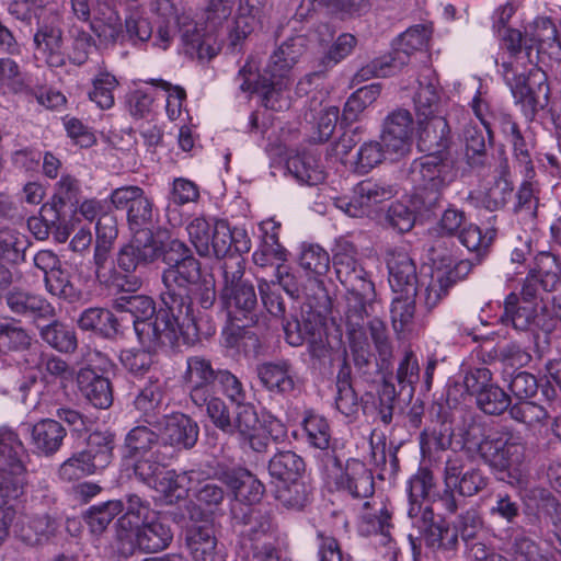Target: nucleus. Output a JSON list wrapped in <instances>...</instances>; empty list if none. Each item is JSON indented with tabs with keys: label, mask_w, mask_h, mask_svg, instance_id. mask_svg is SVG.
Here are the masks:
<instances>
[{
	"label": "nucleus",
	"mask_w": 561,
	"mask_h": 561,
	"mask_svg": "<svg viewBox=\"0 0 561 561\" xmlns=\"http://www.w3.org/2000/svg\"><path fill=\"white\" fill-rule=\"evenodd\" d=\"M181 319L190 320L197 333L210 335L214 333V328L209 324V318L207 317V328L203 332L204 318L201 311L182 312L176 314L169 309L168 306H163L156 310V316L150 317V320L140 322L134 331L140 346L158 351L160 347H174L178 345L180 333L182 332Z\"/></svg>",
	"instance_id": "8"
},
{
	"label": "nucleus",
	"mask_w": 561,
	"mask_h": 561,
	"mask_svg": "<svg viewBox=\"0 0 561 561\" xmlns=\"http://www.w3.org/2000/svg\"><path fill=\"white\" fill-rule=\"evenodd\" d=\"M444 489L437 497L449 514L457 513L460 501L458 496L471 497L484 492L490 484V477L479 466H467L459 456H449L443 471Z\"/></svg>",
	"instance_id": "9"
},
{
	"label": "nucleus",
	"mask_w": 561,
	"mask_h": 561,
	"mask_svg": "<svg viewBox=\"0 0 561 561\" xmlns=\"http://www.w3.org/2000/svg\"><path fill=\"white\" fill-rule=\"evenodd\" d=\"M357 45V38L350 34H341L332 44L328 53L319 60L317 69L307 76L310 80L313 77L323 76L329 69L336 66L342 59L348 56Z\"/></svg>",
	"instance_id": "57"
},
{
	"label": "nucleus",
	"mask_w": 561,
	"mask_h": 561,
	"mask_svg": "<svg viewBox=\"0 0 561 561\" xmlns=\"http://www.w3.org/2000/svg\"><path fill=\"white\" fill-rule=\"evenodd\" d=\"M80 202L79 181L71 175L61 176L55 193L41 208L39 215L46 228L59 229L77 211Z\"/></svg>",
	"instance_id": "19"
},
{
	"label": "nucleus",
	"mask_w": 561,
	"mask_h": 561,
	"mask_svg": "<svg viewBox=\"0 0 561 561\" xmlns=\"http://www.w3.org/2000/svg\"><path fill=\"white\" fill-rule=\"evenodd\" d=\"M184 542L193 561H227L211 520L187 525L184 530Z\"/></svg>",
	"instance_id": "21"
},
{
	"label": "nucleus",
	"mask_w": 561,
	"mask_h": 561,
	"mask_svg": "<svg viewBox=\"0 0 561 561\" xmlns=\"http://www.w3.org/2000/svg\"><path fill=\"white\" fill-rule=\"evenodd\" d=\"M482 352L488 357V359L484 358L485 362H499L510 367H523L531 360L529 352L516 342L497 344L491 351L486 352L483 350Z\"/></svg>",
	"instance_id": "59"
},
{
	"label": "nucleus",
	"mask_w": 561,
	"mask_h": 561,
	"mask_svg": "<svg viewBox=\"0 0 561 561\" xmlns=\"http://www.w3.org/2000/svg\"><path fill=\"white\" fill-rule=\"evenodd\" d=\"M353 193L356 194L360 203L359 208H363L366 216L371 211L374 206L390 199L394 191L389 184L368 179L357 183Z\"/></svg>",
	"instance_id": "54"
},
{
	"label": "nucleus",
	"mask_w": 561,
	"mask_h": 561,
	"mask_svg": "<svg viewBox=\"0 0 561 561\" xmlns=\"http://www.w3.org/2000/svg\"><path fill=\"white\" fill-rule=\"evenodd\" d=\"M413 118L408 110L398 108L391 112L383 122L381 141L389 153L398 157L411 150Z\"/></svg>",
	"instance_id": "29"
},
{
	"label": "nucleus",
	"mask_w": 561,
	"mask_h": 561,
	"mask_svg": "<svg viewBox=\"0 0 561 561\" xmlns=\"http://www.w3.org/2000/svg\"><path fill=\"white\" fill-rule=\"evenodd\" d=\"M67 431L56 419H42L31 427V445L37 455L51 457L64 445Z\"/></svg>",
	"instance_id": "36"
},
{
	"label": "nucleus",
	"mask_w": 561,
	"mask_h": 561,
	"mask_svg": "<svg viewBox=\"0 0 561 561\" xmlns=\"http://www.w3.org/2000/svg\"><path fill=\"white\" fill-rule=\"evenodd\" d=\"M219 369H215L204 356H190L183 380L190 390V398L196 407H204L205 400L214 393Z\"/></svg>",
	"instance_id": "27"
},
{
	"label": "nucleus",
	"mask_w": 561,
	"mask_h": 561,
	"mask_svg": "<svg viewBox=\"0 0 561 561\" xmlns=\"http://www.w3.org/2000/svg\"><path fill=\"white\" fill-rule=\"evenodd\" d=\"M302 428L311 446L321 450L329 448L331 428L324 416L308 412L302 421Z\"/></svg>",
	"instance_id": "62"
},
{
	"label": "nucleus",
	"mask_w": 561,
	"mask_h": 561,
	"mask_svg": "<svg viewBox=\"0 0 561 561\" xmlns=\"http://www.w3.org/2000/svg\"><path fill=\"white\" fill-rule=\"evenodd\" d=\"M242 447H248L254 453H266L271 444V432L260 422L255 408L251 414L244 416L241 426L236 433Z\"/></svg>",
	"instance_id": "45"
},
{
	"label": "nucleus",
	"mask_w": 561,
	"mask_h": 561,
	"mask_svg": "<svg viewBox=\"0 0 561 561\" xmlns=\"http://www.w3.org/2000/svg\"><path fill=\"white\" fill-rule=\"evenodd\" d=\"M508 83L516 101L533 113L548 105L550 88L542 70L533 69L528 75L514 76Z\"/></svg>",
	"instance_id": "26"
},
{
	"label": "nucleus",
	"mask_w": 561,
	"mask_h": 561,
	"mask_svg": "<svg viewBox=\"0 0 561 561\" xmlns=\"http://www.w3.org/2000/svg\"><path fill=\"white\" fill-rule=\"evenodd\" d=\"M333 465L340 470L335 477L337 490L347 492L353 499H368L375 493L373 471L360 460L351 458L345 466L334 456Z\"/></svg>",
	"instance_id": "23"
},
{
	"label": "nucleus",
	"mask_w": 561,
	"mask_h": 561,
	"mask_svg": "<svg viewBox=\"0 0 561 561\" xmlns=\"http://www.w3.org/2000/svg\"><path fill=\"white\" fill-rule=\"evenodd\" d=\"M282 320L286 342L296 347L302 345L311 336L310 327L319 328L323 323L320 314L314 312L302 314L301 319L291 316Z\"/></svg>",
	"instance_id": "55"
},
{
	"label": "nucleus",
	"mask_w": 561,
	"mask_h": 561,
	"mask_svg": "<svg viewBox=\"0 0 561 561\" xmlns=\"http://www.w3.org/2000/svg\"><path fill=\"white\" fill-rule=\"evenodd\" d=\"M230 525L237 537V546L247 558L250 551H255L278 533L276 516L266 505H245L232 510Z\"/></svg>",
	"instance_id": "10"
},
{
	"label": "nucleus",
	"mask_w": 561,
	"mask_h": 561,
	"mask_svg": "<svg viewBox=\"0 0 561 561\" xmlns=\"http://www.w3.org/2000/svg\"><path fill=\"white\" fill-rule=\"evenodd\" d=\"M307 38L304 35H296L284 41L271 55L265 67L267 72L290 77L293 67L307 50Z\"/></svg>",
	"instance_id": "43"
},
{
	"label": "nucleus",
	"mask_w": 561,
	"mask_h": 561,
	"mask_svg": "<svg viewBox=\"0 0 561 561\" xmlns=\"http://www.w3.org/2000/svg\"><path fill=\"white\" fill-rule=\"evenodd\" d=\"M467 392L474 397L477 408L485 415L500 416L511 407V396L497 383L492 381V373L488 368H476L463 378Z\"/></svg>",
	"instance_id": "17"
},
{
	"label": "nucleus",
	"mask_w": 561,
	"mask_h": 561,
	"mask_svg": "<svg viewBox=\"0 0 561 561\" xmlns=\"http://www.w3.org/2000/svg\"><path fill=\"white\" fill-rule=\"evenodd\" d=\"M255 373L261 386L274 394L289 396L300 387L295 366L286 358L263 362L256 366Z\"/></svg>",
	"instance_id": "24"
},
{
	"label": "nucleus",
	"mask_w": 561,
	"mask_h": 561,
	"mask_svg": "<svg viewBox=\"0 0 561 561\" xmlns=\"http://www.w3.org/2000/svg\"><path fill=\"white\" fill-rule=\"evenodd\" d=\"M450 128L445 117L420 121L417 149L425 154L450 157Z\"/></svg>",
	"instance_id": "32"
},
{
	"label": "nucleus",
	"mask_w": 561,
	"mask_h": 561,
	"mask_svg": "<svg viewBox=\"0 0 561 561\" xmlns=\"http://www.w3.org/2000/svg\"><path fill=\"white\" fill-rule=\"evenodd\" d=\"M247 72L245 66L239 71V76L243 77V82L240 85L243 92L259 94L262 99V104L273 111H280L287 106L284 94L290 82V77L274 71L267 72V69L264 68L263 72L257 76L256 81L251 82L247 78Z\"/></svg>",
	"instance_id": "22"
},
{
	"label": "nucleus",
	"mask_w": 561,
	"mask_h": 561,
	"mask_svg": "<svg viewBox=\"0 0 561 561\" xmlns=\"http://www.w3.org/2000/svg\"><path fill=\"white\" fill-rule=\"evenodd\" d=\"M495 172L494 181L485 188L480 198L481 205L490 211L503 209L512 201L514 192L513 182L510 180L511 170L506 157L500 160Z\"/></svg>",
	"instance_id": "39"
},
{
	"label": "nucleus",
	"mask_w": 561,
	"mask_h": 561,
	"mask_svg": "<svg viewBox=\"0 0 561 561\" xmlns=\"http://www.w3.org/2000/svg\"><path fill=\"white\" fill-rule=\"evenodd\" d=\"M228 262L222 265L224 285L219 291V304L227 312L231 323L247 328L259 322L261 309L254 285L243 279L244 268L241 262L234 270Z\"/></svg>",
	"instance_id": "7"
},
{
	"label": "nucleus",
	"mask_w": 561,
	"mask_h": 561,
	"mask_svg": "<svg viewBox=\"0 0 561 561\" xmlns=\"http://www.w3.org/2000/svg\"><path fill=\"white\" fill-rule=\"evenodd\" d=\"M389 283L394 293L417 294V273L414 260L404 251H393L387 262Z\"/></svg>",
	"instance_id": "37"
},
{
	"label": "nucleus",
	"mask_w": 561,
	"mask_h": 561,
	"mask_svg": "<svg viewBox=\"0 0 561 561\" xmlns=\"http://www.w3.org/2000/svg\"><path fill=\"white\" fill-rule=\"evenodd\" d=\"M287 170L300 183L318 185L325 180V171L320 159L312 152H301L290 157L286 162Z\"/></svg>",
	"instance_id": "46"
},
{
	"label": "nucleus",
	"mask_w": 561,
	"mask_h": 561,
	"mask_svg": "<svg viewBox=\"0 0 561 561\" xmlns=\"http://www.w3.org/2000/svg\"><path fill=\"white\" fill-rule=\"evenodd\" d=\"M465 158L473 169L484 168L489 161L488 146L484 131L476 126L465 130Z\"/></svg>",
	"instance_id": "58"
},
{
	"label": "nucleus",
	"mask_w": 561,
	"mask_h": 561,
	"mask_svg": "<svg viewBox=\"0 0 561 561\" xmlns=\"http://www.w3.org/2000/svg\"><path fill=\"white\" fill-rule=\"evenodd\" d=\"M136 248L122 245L115 254L114 268L103 278L101 284L113 288L119 295H134L142 286V280L135 273L140 267H147L146 262H135L129 259Z\"/></svg>",
	"instance_id": "25"
},
{
	"label": "nucleus",
	"mask_w": 561,
	"mask_h": 561,
	"mask_svg": "<svg viewBox=\"0 0 561 561\" xmlns=\"http://www.w3.org/2000/svg\"><path fill=\"white\" fill-rule=\"evenodd\" d=\"M437 481L431 469L427 467H420L409 480V499L410 508L409 516L411 518L419 517L423 511L421 502L427 501L428 503L439 502L437 494L442 491L436 490Z\"/></svg>",
	"instance_id": "41"
},
{
	"label": "nucleus",
	"mask_w": 561,
	"mask_h": 561,
	"mask_svg": "<svg viewBox=\"0 0 561 561\" xmlns=\"http://www.w3.org/2000/svg\"><path fill=\"white\" fill-rule=\"evenodd\" d=\"M402 172L415 188L414 206L426 213H433L439 207L444 190L455 179L453 161L444 153L416 158Z\"/></svg>",
	"instance_id": "4"
},
{
	"label": "nucleus",
	"mask_w": 561,
	"mask_h": 561,
	"mask_svg": "<svg viewBox=\"0 0 561 561\" xmlns=\"http://www.w3.org/2000/svg\"><path fill=\"white\" fill-rule=\"evenodd\" d=\"M530 273H536L540 278L542 291L551 293L560 284L561 265L553 254L541 252L536 256L535 267Z\"/></svg>",
	"instance_id": "61"
},
{
	"label": "nucleus",
	"mask_w": 561,
	"mask_h": 561,
	"mask_svg": "<svg viewBox=\"0 0 561 561\" xmlns=\"http://www.w3.org/2000/svg\"><path fill=\"white\" fill-rule=\"evenodd\" d=\"M173 458V451L163 450L161 447H158L148 457H142L135 462V476L144 483L152 485Z\"/></svg>",
	"instance_id": "56"
},
{
	"label": "nucleus",
	"mask_w": 561,
	"mask_h": 561,
	"mask_svg": "<svg viewBox=\"0 0 561 561\" xmlns=\"http://www.w3.org/2000/svg\"><path fill=\"white\" fill-rule=\"evenodd\" d=\"M299 265L310 277L323 276L330 268V256L328 252L318 244H310L304 247L300 256Z\"/></svg>",
	"instance_id": "64"
},
{
	"label": "nucleus",
	"mask_w": 561,
	"mask_h": 561,
	"mask_svg": "<svg viewBox=\"0 0 561 561\" xmlns=\"http://www.w3.org/2000/svg\"><path fill=\"white\" fill-rule=\"evenodd\" d=\"M158 432L160 445L163 450L173 451L192 449L199 436V426L196 421L184 413L163 415L151 424Z\"/></svg>",
	"instance_id": "18"
},
{
	"label": "nucleus",
	"mask_w": 561,
	"mask_h": 561,
	"mask_svg": "<svg viewBox=\"0 0 561 561\" xmlns=\"http://www.w3.org/2000/svg\"><path fill=\"white\" fill-rule=\"evenodd\" d=\"M112 308L116 312H127L133 317V329L140 322L150 320V317L156 316V302L147 295H118L112 301Z\"/></svg>",
	"instance_id": "48"
},
{
	"label": "nucleus",
	"mask_w": 561,
	"mask_h": 561,
	"mask_svg": "<svg viewBox=\"0 0 561 561\" xmlns=\"http://www.w3.org/2000/svg\"><path fill=\"white\" fill-rule=\"evenodd\" d=\"M505 48L511 55L517 56L525 51L530 64H535L543 45L551 47L554 43L559 44L558 30L549 16H537L525 27L524 34L516 28H506L503 34Z\"/></svg>",
	"instance_id": "16"
},
{
	"label": "nucleus",
	"mask_w": 561,
	"mask_h": 561,
	"mask_svg": "<svg viewBox=\"0 0 561 561\" xmlns=\"http://www.w3.org/2000/svg\"><path fill=\"white\" fill-rule=\"evenodd\" d=\"M123 513L121 500H108L100 504H95L82 512V519L89 531L100 537L103 535L111 523Z\"/></svg>",
	"instance_id": "47"
},
{
	"label": "nucleus",
	"mask_w": 561,
	"mask_h": 561,
	"mask_svg": "<svg viewBox=\"0 0 561 561\" xmlns=\"http://www.w3.org/2000/svg\"><path fill=\"white\" fill-rule=\"evenodd\" d=\"M134 407L149 425L159 420V413L165 399L164 382L157 374H151L137 386Z\"/></svg>",
	"instance_id": "31"
},
{
	"label": "nucleus",
	"mask_w": 561,
	"mask_h": 561,
	"mask_svg": "<svg viewBox=\"0 0 561 561\" xmlns=\"http://www.w3.org/2000/svg\"><path fill=\"white\" fill-rule=\"evenodd\" d=\"M192 254V250L185 242L169 238L168 230L162 229L146 244L137 248L136 252L133 250L129 259L135 260V262H146L147 265L160 260L167 267H174Z\"/></svg>",
	"instance_id": "20"
},
{
	"label": "nucleus",
	"mask_w": 561,
	"mask_h": 561,
	"mask_svg": "<svg viewBox=\"0 0 561 561\" xmlns=\"http://www.w3.org/2000/svg\"><path fill=\"white\" fill-rule=\"evenodd\" d=\"M68 34L70 45L66 55L72 65L82 66L89 60L95 41L89 32L77 25H72Z\"/></svg>",
	"instance_id": "60"
},
{
	"label": "nucleus",
	"mask_w": 561,
	"mask_h": 561,
	"mask_svg": "<svg viewBox=\"0 0 561 561\" xmlns=\"http://www.w3.org/2000/svg\"><path fill=\"white\" fill-rule=\"evenodd\" d=\"M152 350L126 348L121 351L119 362L122 366L134 377H145L151 375L153 365Z\"/></svg>",
	"instance_id": "63"
},
{
	"label": "nucleus",
	"mask_w": 561,
	"mask_h": 561,
	"mask_svg": "<svg viewBox=\"0 0 561 561\" xmlns=\"http://www.w3.org/2000/svg\"><path fill=\"white\" fill-rule=\"evenodd\" d=\"M387 379H391L396 386L401 389V394L413 396L415 393V386L420 380V365L415 354L408 350L404 352L403 357L400 359L396 374H385Z\"/></svg>",
	"instance_id": "52"
},
{
	"label": "nucleus",
	"mask_w": 561,
	"mask_h": 561,
	"mask_svg": "<svg viewBox=\"0 0 561 561\" xmlns=\"http://www.w3.org/2000/svg\"><path fill=\"white\" fill-rule=\"evenodd\" d=\"M179 34L183 50L192 59L210 60L216 56L213 37L205 33L203 24L188 18L179 20Z\"/></svg>",
	"instance_id": "34"
},
{
	"label": "nucleus",
	"mask_w": 561,
	"mask_h": 561,
	"mask_svg": "<svg viewBox=\"0 0 561 561\" xmlns=\"http://www.w3.org/2000/svg\"><path fill=\"white\" fill-rule=\"evenodd\" d=\"M413 101L416 115L420 121L440 117L437 114L442 107V95L437 81H420V85Z\"/></svg>",
	"instance_id": "53"
},
{
	"label": "nucleus",
	"mask_w": 561,
	"mask_h": 561,
	"mask_svg": "<svg viewBox=\"0 0 561 561\" xmlns=\"http://www.w3.org/2000/svg\"><path fill=\"white\" fill-rule=\"evenodd\" d=\"M174 531L171 524L159 513L116 542L121 556L128 558L137 551L156 554L167 550L173 542Z\"/></svg>",
	"instance_id": "13"
},
{
	"label": "nucleus",
	"mask_w": 561,
	"mask_h": 561,
	"mask_svg": "<svg viewBox=\"0 0 561 561\" xmlns=\"http://www.w3.org/2000/svg\"><path fill=\"white\" fill-rule=\"evenodd\" d=\"M35 49L44 55H60L64 45V31L57 19L38 22L33 37Z\"/></svg>",
	"instance_id": "51"
},
{
	"label": "nucleus",
	"mask_w": 561,
	"mask_h": 561,
	"mask_svg": "<svg viewBox=\"0 0 561 561\" xmlns=\"http://www.w3.org/2000/svg\"><path fill=\"white\" fill-rule=\"evenodd\" d=\"M111 203L116 209L126 210L131 239L123 245L137 249L163 229L159 225L158 214L153 210L152 198L140 186L115 188L111 194Z\"/></svg>",
	"instance_id": "6"
},
{
	"label": "nucleus",
	"mask_w": 561,
	"mask_h": 561,
	"mask_svg": "<svg viewBox=\"0 0 561 561\" xmlns=\"http://www.w3.org/2000/svg\"><path fill=\"white\" fill-rule=\"evenodd\" d=\"M25 448L12 431L0 433V495L18 499L26 483Z\"/></svg>",
	"instance_id": "14"
},
{
	"label": "nucleus",
	"mask_w": 561,
	"mask_h": 561,
	"mask_svg": "<svg viewBox=\"0 0 561 561\" xmlns=\"http://www.w3.org/2000/svg\"><path fill=\"white\" fill-rule=\"evenodd\" d=\"M77 325L81 331L91 332L107 341H116L124 334L118 318L110 309L102 307L84 309L77 320Z\"/></svg>",
	"instance_id": "35"
},
{
	"label": "nucleus",
	"mask_w": 561,
	"mask_h": 561,
	"mask_svg": "<svg viewBox=\"0 0 561 561\" xmlns=\"http://www.w3.org/2000/svg\"><path fill=\"white\" fill-rule=\"evenodd\" d=\"M500 320L504 325H512L519 331H527L531 328L541 330L543 332L542 341H540V334L531 330L535 352L541 357L548 350L550 345L549 335L556 327V320L548 304L538 302V307L534 304H524L515 293H511L505 298L504 310Z\"/></svg>",
	"instance_id": "11"
},
{
	"label": "nucleus",
	"mask_w": 561,
	"mask_h": 561,
	"mask_svg": "<svg viewBox=\"0 0 561 561\" xmlns=\"http://www.w3.org/2000/svg\"><path fill=\"white\" fill-rule=\"evenodd\" d=\"M356 254L355 248L348 243L340 244L333 254L336 278L346 289L345 318L370 314L368 309L371 308L376 296L375 285L356 259Z\"/></svg>",
	"instance_id": "5"
},
{
	"label": "nucleus",
	"mask_w": 561,
	"mask_h": 561,
	"mask_svg": "<svg viewBox=\"0 0 561 561\" xmlns=\"http://www.w3.org/2000/svg\"><path fill=\"white\" fill-rule=\"evenodd\" d=\"M204 405L213 425L228 436H236L242 419L254 409L252 404H236L234 411L231 412L226 402L214 393L207 397Z\"/></svg>",
	"instance_id": "33"
},
{
	"label": "nucleus",
	"mask_w": 561,
	"mask_h": 561,
	"mask_svg": "<svg viewBox=\"0 0 561 561\" xmlns=\"http://www.w3.org/2000/svg\"><path fill=\"white\" fill-rule=\"evenodd\" d=\"M122 501L123 515L115 522L116 542L135 529V525L144 524L158 514L151 510L150 503L136 493H128Z\"/></svg>",
	"instance_id": "40"
},
{
	"label": "nucleus",
	"mask_w": 561,
	"mask_h": 561,
	"mask_svg": "<svg viewBox=\"0 0 561 561\" xmlns=\"http://www.w3.org/2000/svg\"><path fill=\"white\" fill-rule=\"evenodd\" d=\"M346 336L357 374L371 380L379 371L388 370L392 344L386 323L370 314L345 318Z\"/></svg>",
	"instance_id": "3"
},
{
	"label": "nucleus",
	"mask_w": 561,
	"mask_h": 561,
	"mask_svg": "<svg viewBox=\"0 0 561 561\" xmlns=\"http://www.w3.org/2000/svg\"><path fill=\"white\" fill-rule=\"evenodd\" d=\"M8 310L31 320L41 340L59 353L71 354L78 347L75 330L58 319L56 307L41 294L15 287L3 296Z\"/></svg>",
	"instance_id": "1"
},
{
	"label": "nucleus",
	"mask_w": 561,
	"mask_h": 561,
	"mask_svg": "<svg viewBox=\"0 0 561 561\" xmlns=\"http://www.w3.org/2000/svg\"><path fill=\"white\" fill-rule=\"evenodd\" d=\"M477 447L481 459L496 471L519 466L525 456L522 437L507 426L485 435Z\"/></svg>",
	"instance_id": "15"
},
{
	"label": "nucleus",
	"mask_w": 561,
	"mask_h": 561,
	"mask_svg": "<svg viewBox=\"0 0 561 561\" xmlns=\"http://www.w3.org/2000/svg\"><path fill=\"white\" fill-rule=\"evenodd\" d=\"M430 36L423 25H415L402 33L396 47L389 54L374 59L363 67L357 77L367 80L370 77H389L400 72L411 61L412 55L422 51Z\"/></svg>",
	"instance_id": "12"
},
{
	"label": "nucleus",
	"mask_w": 561,
	"mask_h": 561,
	"mask_svg": "<svg viewBox=\"0 0 561 561\" xmlns=\"http://www.w3.org/2000/svg\"><path fill=\"white\" fill-rule=\"evenodd\" d=\"M161 279V304L176 314L186 310L207 311L216 302L215 280L202 277L201 262L193 254L174 267L164 268Z\"/></svg>",
	"instance_id": "2"
},
{
	"label": "nucleus",
	"mask_w": 561,
	"mask_h": 561,
	"mask_svg": "<svg viewBox=\"0 0 561 561\" xmlns=\"http://www.w3.org/2000/svg\"><path fill=\"white\" fill-rule=\"evenodd\" d=\"M268 473L282 482L300 479L306 470L304 459L291 450L276 453L268 461Z\"/></svg>",
	"instance_id": "49"
},
{
	"label": "nucleus",
	"mask_w": 561,
	"mask_h": 561,
	"mask_svg": "<svg viewBox=\"0 0 561 561\" xmlns=\"http://www.w3.org/2000/svg\"><path fill=\"white\" fill-rule=\"evenodd\" d=\"M215 474L232 491L237 501L248 505L256 506L265 494L264 484L245 468L224 466Z\"/></svg>",
	"instance_id": "28"
},
{
	"label": "nucleus",
	"mask_w": 561,
	"mask_h": 561,
	"mask_svg": "<svg viewBox=\"0 0 561 561\" xmlns=\"http://www.w3.org/2000/svg\"><path fill=\"white\" fill-rule=\"evenodd\" d=\"M79 388L84 398L96 409H108L113 404V387L107 377L94 368L83 367L77 376Z\"/></svg>",
	"instance_id": "38"
},
{
	"label": "nucleus",
	"mask_w": 561,
	"mask_h": 561,
	"mask_svg": "<svg viewBox=\"0 0 561 561\" xmlns=\"http://www.w3.org/2000/svg\"><path fill=\"white\" fill-rule=\"evenodd\" d=\"M33 345L30 331L20 321L0 323V356L28 351Z\"/></svg>",
	"instance_id": "50"
},
{
	"label": "nucleus",
	"mask_w": 561,
	"mask_h": 561,
	"mask_svg": "<svg viewBox=\"0 0 561 561\" xmlns=\"http://www.w3.org/2000/svg\"><path fill=\"white\" fill-rule=\"evenodd\" d=\"M377 396V414L385 425L391 424L394 416L401 415L413 399V396L408 394L405 398L401 394V389L391 379H387L386 375L382 376V383Z\"/></svg>",
	"instance_id": "42"
},
{
	"label": "nucleus",
	"mask_w": 561,
	"mask_h": 561,
	"mask_svg": "<svg viewBox=\"0 0 561 561\" xmlns=\"http://www.w3.org/2000/svg\"><path fill=\"white\" fill-rule=\"evenodd\" d=\"M419 528L426 547L440 550H455L458 546L457 531H454L445 518L436 519L431 505L419 514Z\"/></svg>",
	"instance_id": "30"
},
{
	"label": "nucleus",
	"mask_w": 561,
	"mask_h": 561,
	"mask_svg": "<svg viewBox=\"0 0 561 561\" xmlns=\"http://www.w3.org/2000/svg\"><path fill=\"white\" fill-rule=\"evenodd\" d=\"M116 435L110 430H95L87 437V446L82 451L98 471L104 470L114 458Z\"/></svg>",
	"instance_id": "44"
}]
</instances>
